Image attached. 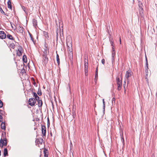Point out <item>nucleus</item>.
I'll return each instance as SVG.
<instances>
[{"mask_svg": "<svg viewBox=\"0 0 157 157\" xmlns=\"http://www.w3.org/2000/svg\"><path fill=\"white\" fill-rule=\"evenodd\" d=\"M117 90L119 91L121 89V87L122 86V82H118V83H117Z\"/></svg>", "mask_w": 157, "mask_h": 157, "instance_id": "nucleus-13", "label": "nucleus"}, {"mask_svg": "<svg viewBox=\"0 0 157 157\" xmlns=\"http://www.w3.org/2000/svg\"><path fill=\"white\" fill-rule=\"evenodd\" d=\"M119 42H120V44H121V38H120V39H119Z\"/></svg>", "mask_w": 157, "mask_h": 157, "instance_id": "nucleus-45", "label": "nucleus"}, {"mask_svg": "<svg viewBox=\"0 0 157 157\" xmlns=\"http://www.w3.org/2000/svg\"><path fill=\"white\" fill-rule=\"evenodd\" d=\"M1 128L2 129L5 130L6 125L5 122H2L1 124Z\"/></svg>", "mask_w": 157, "mask_h": 157, "instance_id": "nucleus-14", "label": "nucleus"}, {"mask_svg": "<svg viewBox=\"0 0 157 157\" xmlns=\"http://www.w3.org/2000/svg\"><path fill=\"white\" fill-rule=\"evenodd\" d=\"M44 157H48V151L47 149L45 147L44 148Z\"/></svg>", "mask_w": 157, "mask_h": 157, "instance_id": "nucleus-9", "label": "nucleus"}, {"mask_svg": "<svg viewBox=\"0 0 157 157\" xmlns=\"http://www.w3.org/2000/svg\"><path fill=\"white\" fill-rule=\"evenodd\" d=\"M112 49H113V52H115V49L114 48V46H113L112 47Z\"/></svg>", "mask_w": 157, "mask_h": 157, "instance_id": "nucleus-42", "label": "nucleus"}, {"mask_svg": "<svg viewBox=\"0 0 157 157\" xmlns=\"http://www.w3.org/2000/svg\"><path fill=\"white\" fill-rule=\"evenodd\" d=\"M112 101L113 104V103H115V96L113 97L112 100Z\"/></svg>", "mask_w": 157, "mask_h": 157, "instance_id": "nucleus-26", "label": "nucleus"}, {"mask_svg": "<svg viewBox=\"0 0 157 157\" xmlns=\"http://www.w3.org/2000/svg\"><path fill=\"white\" fill-rule=\"evenodd\" d=\"M84 70L85 74L86 76L88 75V60L87 57L86 58L85 57L84 58Z\"/></svg>", "mask_w": 157, "mask_h": 157, "instance_id": "nucleus-1", "label": "nucleus"}, {"mask_svg": "<svg viewBox=\"0 0 157 157\" xmlns=\"http://www.w3.org/2000/svg\"><path fill=\"white\" fill-rule=\"evenodd\" d=\"M36 128H34V130H36Z\"/></svg>", "mask_w": 157, "mask_h": 157, "instance_id": "nucleus-51", "label": "nucleus"}, {"mask_svg": "<svg viewBox=\"0 0 157 157\" xmlns=\"http://www.w3.org/2000/svg\"><path fill=\"white\" fill-rule=\"evenodd\" d=\"M31 80L33 84L35 86H37V85L36 84V83L35 82L34 78H33V77L31 78Z\"/></svg>", "mask_w": 157, "mask_h": 157, "instance_id": "nucleus-17", "label": "nucleus"}, {"mask_svg": "<svg viewBox=\"0 0 157 157\" xmlns=\"http://www.w3.org/2000/svg\"><path fill=\"white\" fill-rule=\"evenodd\" d=\"M145 58H146V62H147V59L146 56H145Z\"/></svg>", "mask_w": 157, "mask_h": 157, "instance_id": "nucleus-47", "label": "nucleus"}, {"mask_svg": "<svg viewBox=\"0 0 157 157\" xmlns=\"http://www.w3.org/2000/svg\"><path fill=\"white\" fill-rule=\"evenodd\" d=\"M32 24L33 26L35 28H36L37 25V22L36 19H33L32 21Z\"/></svg>", "mask_w": 157, "mask_h": 157, "instance_id": "nucleus-10", "label": "nucleus"}, {"mask_svg": "<svg viewBox=\"0 0 157 157\" xmlns=\"http://www.w3.org/2000/svg\"><path fill=\"white\" fill-rule=\"evenodd\" d=\"M122 78H121V79L120 80L119 78L118 77H117V78H116V81L117 82V83H118V82H122Z\"/></svg>", "mask_w": 157, "mask_h": 157, "instance_id": "nucleus-22", "label": "nucleus"}, {"mask_svg": "<svg viewBox=\"0 0 157 157\" xmlns=\"http://www.w3.org/2000/svg\"><path fill=\"white\" fill-rule=\"evenodd\" d=\"M36 101L35 98H30V106H33L35 105Z\"/></svg>", "mask_w": 157, "mask_h": 157, "instance_id": "nucleus-7", "label": "nucleus"}, {"mask_svg": "<svg viewBox=\"0 0 157 157\" xmlns=\"http://www.w3.org/2000/svg\"><path fill=\"white\" fill-rule=\"evenodd\" d=\"M50 134L51 136H52V132L51 131Z\"/></svg>", "mask_w": 157, "mask_h": 157, "instance_id": "nucleus-48", "label": "nucleus"}, {"mask_svg": "<svg viewBox=\"0 0 157 157\" xmlns=\"http://www.w3.org/2000/svg\"><path fill=\"white\" fill-rule=\"evenodd\" d=\"M71 144L72 145V143H71Z\"/></svg>", "mask_w": 157, "mask_h": 157, "instance_id": "nucleus-54", "label": "nucleus"}, {"mask_svg": "<svg viewBox=\"0 0 157 157\" xmlns=\"http://www.w3.org/2000/svg\"><path fill=\"white\" fill-rule=\"evenodd\" d=\"M6 34L3 31H0V38L1 39H5L6 37Z\"/></svg>", "mask_w": 157, "mask_h": 157, "instance_id": "nucleus-8", "label": "nucleus"}, {"mask_svg": "<svg viewBox=\"0 0 157 157\" xmlns=\"http://www.w3.org/2000/svg\"><path fill=\"white\" fill-rule=\"evenodd\" d=\"M17 55L19 56L22 55L23 52V49L21 47H19L16 50Z\"/></svg>", "mask_w": 157, "mask_h": 157, "instance_id": "nucleus-3", "label": "nucleus"}, {"mask_svg": "<svg viewBox=\"0 0 157 157\" xmlns=\"http://www.w3.org/2000/svg\"><path fill=\"white\" fill-rule=\"evenodd\" d=\"M110 43L111 44V46H113V41H112V39H110Z\"/></svg>", "mask_w": 157, "mask_h": 157, "instance_id": "nucleus-35", "label": "nucleus"}, {"mask_svg": "<svg viewBox=\"0 0 157 157\" xmlns=\"http://www.w3.org/2000/svg\"><path fill=\"white\" fill-rule=\"evenodd\" d=\"M37 94L39 95L40 96L42 94V92H41V91L40 90V91L39 90L38 92H37Z\"/></svg>", "mask_w": 157, "mask_h": 157, "instance_id": "nucleus-34", "label": "nucleus"}, {"mask_svg": "<svg viewBox=\"0 0 157 157\" xmlns=\"http://www.w3.org/2000/svg\"><path fill=\"white\" fill-rule=\"evenodd\" d=\"M58 58H59V56L58 54H57L56 55V59H57Z\"/></svg>", "mask_w": 157, "mask_h": 157, "instance_id": "nucleus-46", "label": "nucleus"}, {"mask_svg": "<svg viewBox=\"0 0 157 157\" xmlns=\"http://www.w3.org/2000/svg\"><path fill=\"white\" fill-rule=\"evenodd\" d=\"M44 50L43 51L44 54H45V55H47V50L48 49V48H47L46 45L45 44V43H44Z\"/></svg>", "mask_w": 157, "mask_h": 157, "instance_id": "nucleus-18", "label": "nucleus"}, {"mask_svg": "<svg viewBox=\"0 0 157 157\" xmlns=\"http://www.w3.org/2000/svg\"><path fill=\"white\" fill-rule=\"evenodd\" d=\"M22 59L24 62L26 63L27 62V58L25 55L23 56Z\"/></svg>", "mask_w": 157, "mask_h": 157, "instance_id": "nucleus-21", "label": "nucleus"}, {"mask_svg": "<svg viewBox=\"0 0 157 157\" xmlns=\"http://www.w3.org/2000/svg\"><path fill=\"white\" fill-rule=\"evenodd\" d=\"M30 38H31V40H32V41L33 42V43L34 44V43H35L34 38L33 35L30 33Z\"/></svg>", "mask_w": 157, "mask_h": 157, "instance_id": "nucleus-24", "label": "nucleus"}, {"mask_svg": "<svg viewBox=\"0 0 157 157\" xmlns=\"http://www.w3.org/2000/svg\"><path fill=\"white\" fill-rule=\"evenodd\" d=\"M7 145V140L6 137H3L0 140V146L1 148H3L4 146H6Z\"/></svg>", "mask_w": 157, "mask_h": 157, "instance_id": "nucleus-2", "label": "nucleus"}, {"mask_svg": "<svg viewBox=\"0 0 157 157\" xmlns=\"http://www.w3.org/2000/svg\"><path fill=\"white\" fill-rule=\"evenodd\" d=\"M68 52L69 54V56L70 57V58L72 57L73 56V53L72 50V49H70L69 50H68Z\"/></svg>", "mask_w": 157, "mask_h": 157, "instance_id": "nucleus-15", "label": "nucleus"}, {"mask_svg": "<svg viewBox=\"0 0 157 157\" xmlns=\"http://www.w3.org/2000/svg\"><path fill=\"white\" fill-rule=\"evenodd\" d=\"M44 35L45 36L46 38L48 36V33L46 32H44Z\"/></svg>", "mask_w": 157, "mask_h": 157, "instance_id": "nucleus-30", "label": "nucleus"}, {"mask_svg": "<svg viewBox=\"0 0 157 157\" xmlns=\"http://www.w3.org/2000/svg\"><path fill=\"white\" fill-rule=\"evenodd\" d=\"M47 55H45V54H44L43 56V62L44 63V64L46 65L48 61V58L46 56Z\"/></svg>", "mask_w": 157, "mask_h": 157, "instance_id": "nucleus-6", "label": "nucleus"}, {"mask_svg": "<svg viewBox=\"0 0 157 157\" xmlns=\"http://www.w3.org/2000/svg\"><path fill=\"white\" fill-rule=\"evenodd\" d=\"M132 72L131 71L128 70L126 73L125 76L127 78V83H129V78L131 76Z\"/></svg>", "mask_w": 157, "mask_h": 157, "instance_id": "nucleus-4", "label": "nucleus"}, {"mask_svg": "<svg viewBox=\"0 0 157 157\" xmlns=\"http://www.w3.org/2000/svg\"><path fill=\"white\" fill-rule=\"evenodd\" d=\"M28 104L29 105V99L28 100Z\"/></svg>", "mask_w": 157, "mask_h": 157, "instance_id": "nucleus-49", "label": "nucleus"}, {"mask_svg": "<svg viewBox=\"0 0 157 157\" xmlns=\"http://www.w3.org/2000/svg\"><path fill=\"white\" fill-rule=\"evenodd\" d=\"M3 154L5 156L8 155V150L7 148H5L4 149Z\"/></svg>", "mask_w": 157, "mask_h": 157, "instance_id": "nucleus-19", "label": "nucleus"}, {"mask_svg": "<svg viewBox=\"0 0 157 157\" xmlns=\"http://www.w3.org/2000/svg\"><path fill=\"white\" fill-rule=\"evenodd\" d=\"M98 67H97L96 69L95 73H98Z\"/></svg>", "mask_w": 157, "mask_h": 157, "instance_id": "nucleus-43", "label": "nucleus"}, {"mask_svg": "<svg viewBox=\"0 0 157 157\" xmlns=\"http://www.w3.org/2000/svg\"><path fill=\"white\" fill-rule=\"evenodd\" d=\"M36 143L38 144L39 143L42 144L43 143L44 140L42 138H40L36 139Z\"/></svg>", "mask_w": 157, "mask_h": 157, "instance_id": "nucleus-11", "label": "nucleus"}, {"mask_svg": "<svg viewBox=\"0 0 157 157\" xmlns=\"http://www.w3.org/2000/svg\"><path fill=\"white\" fill-rule=\"evenodd\" d=\"M115 56V52H112V60L113 61L114 60V57Z\"/></svg>", "mask_w": 157, "mask_h": 157, "instance_id": "nucleus-23", "label": "nucleus"}, {"mask_svg": "<svg viewBox=\"0 0 157 157\" xmlns=\"http://www.w3.org/2000/svg\"><path fill=\"white\" fill-rule=\"evenodd\" d=\"M147 77V74H146V76H145V79H146V81H147V80H148Z\"/></svg>", "mask_w": 157, "mask_h": 157, "instance_id": "nucleus-41", "label": "nucleus"}, {"mask_svg": "<svg viewBox=\"0 0 157 157\" xmlns=\"http://www.w3.org/2000/svg\"><path fill=\"white\" fill-rule=\"evenodd\" d=\"M1 155V151L0 150V156Z\"/></svg>", "mask_w": 157, "mask_h": 157, "instance_id": "nucleus-50", "label": "nucleus"}, {"mask_svg": "<svg viewBox=\"0 0 157 157\" xmlns=\"http://www.w3.org/2000/svg\"><path fill=\"white\" fill-rule=\"evenodd\" d=\"M101 63L103 64H104L105 63V60L104 59H103L101 60Z\"/></svg>", "mask_w": 157, "mask_h": 157, "instance_id": "nucleus-37", "label": "nucleus"}, {"mask_svg": "<svg viewBox=\"0 0 157 157\" xmlns=\"http://www.w3.org/2000/svg\"><path fill=\"white\" fill-rule=\"evenodd\" d=\"M142 6L143 4L142 3L139 4V11L140 13H143V9Z\"/></svg>", "mask_w": 157, "mask_h": 157, "instance_id": "nucleus-12", "label": "nucleus"}, {"mask_svg": "<svg viewBox=\"0 0 157 157\" xmlns=\"http://www.w3.org/2000/svg\"><path fill=\"white\" fill-rule=\"evenodd\" d=\"M38 107H42L43 104L42 101L41 100H39L38 101Z\"/></svg>", "mask_w": 157, "mask_h": 157, "instance_id": "nucleus-20", "label": "nucleus"}, {"mask_svg": "<svg viewBox=\"0 0 157 157\" xmlns=\"http://www.w3.org/2000/svg\"><path fill=\"white\" fill-rule=\"evenodd\" d=\"M41 131L43 136H46V127L44 125H41Z\"/></svg>", "mask_w": 157, "mask_h": 157, "instance_id": "nucleus-5", "label": "nucleus"}, {"mask_svg": "<svg viewBox=\"0 0 157 157\" xmlns=\"http://www.w3.org/2000/svg\"><path fill=\"white\" fill-rule=\"evenodd\" d=\"M57 62L58 63V65H59L60 64L59 59V58L56 59Z\"/></svg>", "mask_w": 157, "mask_h": 157, "instance_id": "nucleus-32", "label": "nucleus"}, {"mask_svg": "<svg viewBox=\"0 0 157 157\" xmlns=\"http://www.w3.org/2000/svg\"><path fill=\"white\" fill-rule=\"evenodd\" d=\"M122 139H123V140H124V138L122 137Z\"/></svg>", "mask_w": 157, "mask_h": 157, "instance_id": "nucleus-52", "label": "nucleus"}, {"mask_svg": "<svg viewBox=\"0 0 157 157\" xmlns=\"http://www.w3.org/2000/svg\"><path fill=\"white\" fill-rule=\"evenodd\" d=\"M148 69H147V67H146L145 68V72L146 73H147V72H148Z\"/></svg>", "mask_w": 157, "mask_h": 157, "instance_id": "nucleus-40", "label": "nucleus"}, {"mask_svg": "<svg viewBox=\"0 0 157 157\" xmlns=\"http://www.w3.org/2000/svg\"><path fill=\"white\" fill-rule=\"evenodd\" d=\"M7 7L8 8L10 9H12L11 3L10 0H9L7 2Z\"/></svg>", "mask_w": 157, "mask_h": 157, "instance_id": "nucleus-16", "label": "nucleus"}, {"mask_svg": "<svg viewBox=\"0 0 157 157\" xmlns=\"http://www.w3.org/2000/svg\"><path fill=\"white\" fill-rule=\"evenodd\" d=\"M29 68V65L28 66Z\"/></svg>", "mask_w": 157, "mask_h": 157, "instance_id": "nucleus-53", "label": "nucleus"}, {"mask_svg": "<svg viewBox=\"0 0 157 157\" xmlns=\"http://www.w3.org/2000/svg\"><path fill=\"white\" fill-rule=\"evenodd\" d=\"M146 67L147 69H148V64L147 61V62L146 63Z\"/></svg>", "mask_w": 157, "mask_h": 157, "instance_id": "nucleus-38", "label": "nucleus"}, {"mask_svg": "<svg viewBox=\"0 0 157 157\" xmlns=\"http://www.w3.org/2000/svg\"><path fill=\"white\" fill-rule=\"evenodd\" d=\"M48 121L47 125H48V127L50 125V122H49V120L48 117V121Z\"/></svg>", "mask_w": 157, "mask_h": 157, "instance_id": "nucleus-33", "label": "nucleus"}, {"mask_svg": "<svg viewBox=\"0 0 157 157\" xmlns=\"http://www.w3.org/2000/svg\"><path fill=\"white\" fill-rule=\"evenodd\" d=\"M105 104L103 105V111L104 112L105 110Z\"/></svg>", "mask_w": 157, "mask_h": 157, "instance_id": "nucleus-39", "label": "nucleus"}, {"mask_svg": "<svg viewBox=\"0 0 157 157\" xmlns=\"http://www.w3.org/2000/svg\"><path fill=\"white\" fill-rule=\"evenodd\" d=\"M33 97H34V98L35 99V98H36L38 96L37 94L35 92H33Z\"/></svg>", "mask_w": 157, "mask_h": 157, "instance_id": "nucleus-27", "label": "nucleus"}, {"mask_svg": "<svg viewBox=\"0 0 157 157\" xmlns=\"http://www.w3.org/2000/svg\"><path fill=\"white\" fill-rule=\"evenodd\" d=\"M3 103L2 101L0 100V108H2L3 106Z\"/></svg>", "mask_w": 157, "mask_h": 157, "instance_id": "nucleus-31", "label": "nucleus"}, {"mask_svg": "<svg viewBox=\"0 0 157 157\" xmlns=\"http://www.w3.org/2000/svg\"><path fill=\"white\" fill-rule=\"evenodd\" d=\"M98 78V73H95V82L97 81Z\"/></svg>", "mask_w": 157, "mask_h": 157, "instance_id": "nucleus-29", "label": "nucleus"}, {"mask_svg": "<svg viewBox=\"0 0 157 157\" xmlns=\"http://www.w3.org/2000/svg\"><path fill=\"white\" fill-rule=\"evenodd\" d=\"M2 114L1 113H0V122H1L3 121V117L2 116Z\"/></svg>", "mask_w": 157, "mask_h": 157, "instance_id": "nucleus-28", "label": "nucleus"}, {"mask_svg": "<svg viewBox=\"0 0 157 157\" xmlns=\"http://www.w3.org/2000/svg\"><path fill=\"white\" fill-rule=\"evenodd\" d=\"M35 100H36L37 101H38L39 100H40V97L38 96L36 98H35Z\"/></svg>", "mask_w": 157, "mask_h": 157, "instance_id": "nucleus-36", "label": "nucleus"}, {"mask_svg": "<svg viewBox=\"0 0 157 157\" xmlns=\"http://www.w3.org/2000/svg\"><path fill=\"white\" fill-rule=\"evenodd\" d=\"M7 37L9 39L13 40V38L12 36L10 34H8L7 35Z\"/></svg>", "mask_w": 157, "mask_h": 157, "instance_id": "nucleus-25", "label": "nucleus"}, {"mask_svg": "<svg viewBox=\"0 0 157 157\" xmlns=\"http://www.w3.org/2000/svg\"><path fill=\"white\" fill-rule=\"evenodd\" d=\"M103 105L105 104L104 99H102Z\"/></svg>", "mask_w": 157, "mask_h": 157, "instance_id": "nucleus-44", "label": "nucleus"}]
</instances>
